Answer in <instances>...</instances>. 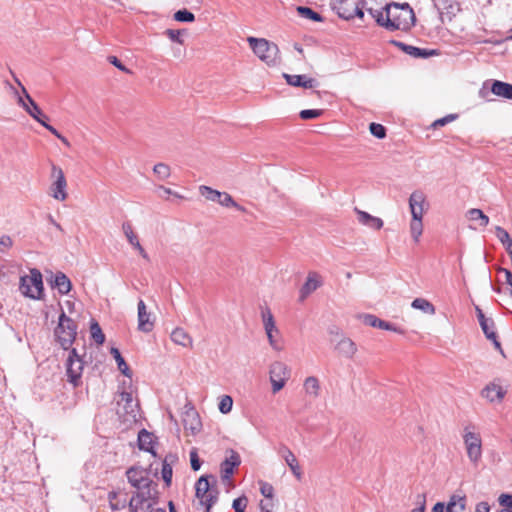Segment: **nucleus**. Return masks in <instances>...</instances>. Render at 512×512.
I'll return each mask as SVG.
<instances>
[{"mask_svg":"<svg viewBox=\"0 0 512 512\" xmlns=\"http://www.w3.org/2000/svg\"><path fill=\"white\" fill-rule=\"evenodd\" d=\"M110 353L112 354L115 361L117 362V366H118V369L120 370V372L123 375L131 378L132 372H131L130 368L128 367L127 363L125 362L124 358L122 357L119 349L113 347V348H111Z\"/></svg>","mask_w":512,"mask_h":512,"instance_id":"58836bf2","label":"nucleus"},{"mask_svg":"<svg viewBox=\"0 0 512 512\" xmlns=\"http://www.w3.org/2000/svg\"><path fill=\"white\" fill-rule=\"evenodd\" d=\"M108 61L114 65L115 67H117L119 70L123 71V72H126V73H130L131 71L126 68L121 62L120 60L116 57V56H109L108 57Z\"/></svg>","mask_w":512,"mask_h":512,"instance_id":"680f3d73","label":"nucleus"},{"mask_svg":"<svg viewBox=\"0 0 512 512\" xmlns=\"http://www.w3.org/2000/svg\"><path fill=\"white\" fill-rule=\"evenodd\" d=\"M90 333L92 339L98 344L101 345L105 341V335L102 332V329L97 321L93 320L90 324Z\"/></svg>","mask_w":512,"mask_h":512,"instance_id":"c03bdc74","label":"nucleus"},{"mask_svg":"<svg viewBox=\"0 0 512 512\" xmlns=\"http://www.w3.org/2000/svg\"><path fill=\"white\" fill-rule=\"evenodd\" d=\"M336 351L345 358H352L356 351V344L350 338H342L335 346Z\"/></svg>","mask_w":512,"mask_h":512,"instance_id":"cd10ccee","label":"nucleus"},{"mask_svg":"<svg viewBox=\"0 0 512 512\" xmlns=\"http://www.w3.org/2000/svg\"><path fill=\"white\" fill-rule=\"evenodd\" d=\"M261 512H273V499L262 500L259 504Z\"/></svg>","mask_w":512,"mask_h":512,"instance_id":"e2e57ef3","label":"nucleus"},{"mask_svg":"<svg viewBox=\"0 0 512 512\" xmlns=\"http://www.w3.org/2000/svg\"><path fill=\"white\" fill-rule=\"evenodd\" d=\"M190 463H191V468L194 471H198L201 467V461H200L197 451L195 449L190 451Z\"/></svg>","mask_w":512,"mask_h":512,"instance_id":"bf43d9fd","label":"nucleus"},{"mask_svg":"<svg viewBox=\"0 0 512 512\" xmlns=\"http://www.w3.org/2000/svg\"><path fill=\"white\" fill-rule=\"evenodd\" d=\"M417 507L412 509L411 512H424L426 509V496L425 494H419L416 499Z\"/></svg>","mask_w":512,"mask_h":512,"instance_id":"13d9d810","label":"nucleus"},{"mask_svg":"<svg viewBox=\"0 0 512 512\" xmlns=\"http://www.w3.org/2000/svg\"><path fill=\"white\" fill-rule=\"evenodd\" d=\"M260 492L266 499H273L274 488L271 484L262 482Z\"/></svg>","mask_w":512,"mask_h":512,"instance_id":"4d7b16f0","label":"nucleus"},{"mask_svg":"<svg viewBox=\"0 0 512 512\" xmlns=\"http://www.w3.org/2000/svg\"><path fill=\"white\" fill-rule=\"evenodd\" d=\"M496 236L503 245L512 241L509 233L500 226L496 227Z\"/></svg>","mask_w":512,"mask_h":512,"instance_id":"6e6d98bb","label":"nucleus"},{"mask_svg":"<svg viewBox=\"0 0 512 512\" xmlns=\"http://www.w3.org/2000/svg\"><path fill=\"white\" fill-rule=\"evenodd\" d=\"M279 454L282 456L286 464L289 466L293 475L298 480H300L302 477V471L294 453L287 446H282L279 450Z\"/></svg>","mask_w":512,"mask_h":512,"instance_id":"4be33fe9","label":"nucleus"},{"mask_svg":"<svg viewBox=\"0 0 512 512\" xmlns=\"http://www.w3.org/2000/svg\"><path fill=\"white\" fill-rule=\"evenodd\" d=\"M463 440L469 460L474 464L478 463L482 457V441L480 435L468 431V428H465Z\"/></svg>","mask_w":512,"mask_h":512,"instance_id":"f8f14e48","label":"nucleus"},{"mask_svg":"<svg viewBox=\"0 0 512 512\" xmlns=\"http://www.w3.org/2000/svg\"><path fill=\"white\" fill-rule=\"evenodd\" d=\"M20 290L26 297L42 299L44 287L41 272L36 268L30 269L29 275L20 278Z\"/></svg>","mask_w":512,"mask_h":512,"instance_id":"7ed1b4c3","label":"nucleus"},{"mask_svg":"<svg viewBox=\"0 0 512 512\" xmlns=\"http://www.w3.org/2000/svg\"><path fill=\"white\" fill-rule=\"evenodd\" d=\"M283 76L291 86L303 88H314L317 86V81L315 79L307 78L305 75L284 74Z\"/></svg>","mask_w":512,"mask_h":512,"instance_id":"393cba45","label":"nucleus"},{"mask_svg":"<svg viewBox=\"0 0 512 512\" xmlns=\"http://www.w3.org/2000/svg\"><path fill=\"white\" fill-rule=\"evenodd\" d=\"M499 504L506 509L511 510L512 508V495L511 494H501L498 498Z\"/></svg>","mask_w":512,"mask_h":512,"instance_id":"052dcab7","label":"nucleus"},{"mask_svg":"<svg viewBox=\"0 0 512 512\" xmlns=\"http://www.w3.org/2000/svg\"><path fill=\"white\" fill-rule=\"evenodd\" d=\"M76 334V323L62 312L59 316L58 326L55 329V335L63 349L67 350L71 346L75 340Z\"/></svg>","mask_w":512,"mask_h":512,"instance_id":"39448f33","label":"nucleus"},{"mask_svg":"<svg viewBox=\"0 0 512 512\" xmlns=\"http://www.w3.org/2000/svg\"><path fill=\"white\" fill-rule=\"evenodd\" d=\"M321 114H322V110L309 109V110H302L300 112V117L303 120H309V119L318 118L319 116H321Z\"/></svg>","mask_w":512,"mask_h":512,"instance_id":"5fc2aeb1","label":"nucleus"},{"mask_svg":"<svg viewBox=\"0 0 512 512\" xmlns=\"http://www.w3.org/2000/svg\"><path fill=\"white\" fill-rule=\"evenodd\" d=\"M138 330L144 333H149L154 329L155 317L152 313L147 311L146 304L142 299L138 301Z\"/></svg>","mask_w":512,"mask_h":512,"instance_id":"dca6fc26","label":"nucleus"},{"mask_svg":"<svg viewBox=\"0 0 512 512\" xmlns=\"http://www.w3.org/2000/svg\"><path fill=\"white\" fill-rule=\"evenodd\" d=\"M297 11L299 13L300 16L306 18V19H310V20H313V21H321L322 20V17L320 14H318L317 12L313 11L311 8L309 7H298L297 8Z\"/></svg>","mask_w":512,"mask_h":512,"instance_id":"de8ad7c7","label":"nucleus"},{"mask_svg":"<svg viewBox=\"0 0 512 512\" xmlns=\"http://www.w3.org/2000/svg\"><path fill=\"white\" fill-rule=\"evenodd\" d=\"M247 41L254 54L269 66H274L279 62L278 46L264 38L248 37Z\"/></svg>","mask_w":512,"mask_h":512,"instance_id":"f03ea898","label":"nucleus"},{"mask_svg":"<svg viewBox=\"0 0 512 512\" xmlns=\"http://www.w3.org/2000/svg\"><path fill=\"white\" fill-rule=\"evenodd\" d=\"M376 22L390 31L410 29L415 22V15L409 4H390L384 10L369 9Z\"/></svg>","mask_w":512,"mask_h":512,"instance_id":"f257e3e1","label":"nucleus"},{"mask_svg":"<svg viewBox=\"0 0 512 512\" xmlns=\"http://www.w3.org/2000/svg\"><path fill=\"white\" fill-rule=\"evenodd\" d=\"M171 340L183 347H190L192 345V338L182 328H176L172 331Z\"/></svg>","mask_w":512,"mask_h":512,"instance_id":"c9c22d12","label":"nucleus"},{"mask_svg":"<svg viewBox=\"0 0 512 512\" xmlns=\"http://www.w3.org/2000/svg\"><path fill=\"white\" fill-rule=\"evenodd\" d=\"M109 507L113 511H119L128 506L129 501L126 499V495L121 497V493L119 491H111L108 494Z\"/></svg>","mask_w":512,"mask_h":512,"instance_id":"2f4dec72","label":"nucleus"},{"mask_svg":"<svg viewBox=\"0 0 512 512\" xmlns=\"http://www.w3.org/2000/svg\"><path fill=\"white\" fill-rule=\"evenodd\" d=\"M425 203H426V196L425 194L420 191L416 190L414 191L410 197H409V208L412 217H418L423 219V215L425 213Z\"/></svg>","mask_w":512,"mask_h":512,"instance_id":"6ab92c4d","label":"nucleus"},{"mask_svg":"<svg viewBox=\"0 0 512 512\" xmlns=\"http://www.w3.org/2000/svg\"><path fill=\"white\" fill-rule=\"evenodd\" d=\"M50 179V195L59 201L66 200L68 196L66 191L67 182L63 170L56 165H52Z\"/></svg>","mask_w":512,"mask_h":512,"instance_id":"9d476101","label":"nucleus"},{"mask_svg":"<svg viewBox=\"0 0 512 512\" xmlns=\"http://www.w3.org/2000/svg\"><path fill=\"white\" fill-rule=\"evenodd\" d=\"M490 507L487 502H480L476 505L475 512H489Z\"/></svg>","mask_w":512,"mask_h":512,"instance_id":"774afa93","label":"nucleus"},{"mask_svg":"<svg viewBox=\"0 0 512 512\" xmlns=\"http://www.w3.org/2000/svg\"><path fill=\"white\" fill-rule=\"evenodd\" d=\"M156 500L152 495L151 489L145 491H136L129 500L128 507L130 512H152Z\"/></svg>","mask_w":512,"mask_h":512,"instance_id":"9b49d317","label":"nucleus"},{"mask_svg":"<svg viewBox=\"0 0 512 512\" xmlns=\"http://www.w3.org/2000/svg\"><path fill=\"white\" fill-rule=\"evenodd\" d=\"M109 507L113 511H119L128 506L129 501L126 499V495L121 497V493L119 491H111L108 494Z\"/></svg>","mask_w":512,"mask_h":512,"instance_id":"c756f323","label":"nucleus"},{"mask_svg":"<svg viewBox=\"0 0 512 512\" xmlns=\"http://www.w3.org/2000/svg\"><path fill=\"white\" fill-rule=\"evenodd\" d=\"M411 306L414 309L421 310V311H423L426 314H429V315H434L435 314V307H434V305L431 302H429L428 300L424 299V298H416V299H414L412 301Z\"/></svg>","mask_w":512,"mask_h":512,"instance_id":"ea45409f","label":"nucleus"},{"mask_svg":"<svg viewBox=\"0 0 512 512\" xmlns=\"http://www.w3.org/2000/svg\"><path fill=\"white\" fill-rule=\"evenodd\" d=\"M122 230L130 243L134 248L140 245L137 235L134 233L132 225L129 222H124L122 224Z\"/></svg>","mask_w":512,"mask_h":512,"instance_id":"a18cd8bd","label":"nucleus"},{"mask_svg":"<svg viewBox=\"0 0 512 512\" xmlns=\"http://www.w3.org/2000/svg\"><path fill=\"white\" fill-rule=\"evenodd\" d=\"M174 19L179 22H193L195 20V16L190 11L183 9L178 10L174 14Z\"/></svg>","mask_w":512,"mask_h":512,"instance_id":"3c124183","label":"nucleus"},{"mask_svg":"<svg viewBox=\"0 0 512 512\" xmlns=\"http://www.w3.org/2000/svg\"><path fill=\"white\" fill-rule=\"evenodd\" d=\"M174 460H175V457L173 455H168L165 457V459L162 463L161 474H162V478L167 486H169L171 484L172 475H173L171 463H173Z\"/></svg>","mask_w":512,"mask_h":512,"instance_id":"4c0bfd02","label":"nucleus"},{"mask_svg":"<svg viewBox=\"0 0 512 512\" xmlns=\"http://www.w3.org/2000/svg\"><path fill=\"white\" fill-rule=\"evenodd\" d=\"M481 394L490 402H500L504 398L506 391L501 386L490 383L482 390Z\"/></svg>","mask_w":512,"mask_h":512,"instance_id":"b1692460","label":"nucleus"},{"mask_svg":"<svg viewBox=\"0 0 512 512\" xmlns=\"http://www.w3.org/2000/svg\"><path fill=\"white\" fill-rule=\"evenodd\" d=\"M126 477L131 486L137 491L151 489L153 481L149 478L148 472L142 467L133 466L126 471Z\"/></svg>","mask_w":512,"mask_h":512,"instance_id":"ddd939ff","label":"nucleus"},{"mask_svg":"<svg viewBox=\"0 0 512 512\" xmlns=\"http://www.w3.org/2000/svg\"><path fill=\"white\" fill-rule=\"evenodd\" d=\"M466 507L465 496L452 495L447 503L446 512H462Z\"/></svg>","mask_w":512,"mask_h":512,"instance_id":"e433bc0d","label":"nucleus"},{"mask_svg":"<svg viewBox=\"0 0 512 512\" xmlns=\"http://www.w3.org/2000/svg\"><path fill=\"white\" fill-rule=\"evenodd\" d=\"M391 43L393 45L401 48L405 53H407L415 58H426V57L434 54V51H427V50L420 49V48H417V47H414L411 45H406L402 42L393 40Z\"/></svg>","mask_w":512,"mask_h":512,"instance_id":"c85d7f7f","label":"nucleus"},{"mask_svg":"<svg viewBox=\"0 0 512 512\" xmlns=\"http://www.w3.org/2000/svg\"><path fill=\"white\" fill-rule=\"evenodd\" d=\"M85 361L77 353L76 349H71L66 361V375L68 381L74 387H78L81 383V376L83 372Z\"/></svg>","mask_w":512,"mask_h":512,"instance_id":"0eeeda50","label":"nucleus"},{"mask_svg":"<svg viewBox=\"0 0 512 512\" xmlns=\"http://www.w3.org/2000/svg\"><path fill=\"white\" fill-rule=\"evenodd\" d=\"M166 34L172 41L182 43V40H180L181 31L169 29L166 31Z\"/></svg>","mask_w":512,"mask_h":512,"instance_id":"0e129e2a","label":"nucleus"},{"mask_svg":"<svg viewBox=\"0 0 512 512\" xmlns=\"http://www.w3.org/2000/svg\"><path fill=\"white\" fill-rule=\"evenodd\" d=\"M480 326L488 340L495 338V336L497 335L496 331H495V323H494L493 319L486 323L485 322L482 323Z\"/></svg>","mask_w":512,"mask_h":512,"instance_id":"8fccbe9b","label":"nucleus"},{"mask_svg":"<svg viewBox=\"0 0 512 512\" xmlns=\"http://www.w3.org/2000/svg\"><path fill=\"white\" fill-rule=\"evenodd\" d=\"M117 405L118 407L123 408L125 415H127L128 417L126 420L136 419L138 403L134 401L133 396L130 392L122 391L119 394Z\"/></svg>","mask_w":512,"mask_h":512,"instance_id":"f3484780","label":"nucleus"},{"mask_svg":"<svg viewBox=\"0 0 512 512\" xmlns=\"http://www.w3.org/2000/svg\"><path fill=\"white\" fill-rule=\"evenodd\" d=\"M364 4L362 0H336L335 8L340 17L349 20L355 16L363 17Z\"/></svg>","mask_w":512,"mask_h":512,"instance_id":"4468645a","label":"nucleus"},{"mask_svg":"<svg viewBox=\"0 0 512 512\" xmlns=\"http://www.w3.org/2000/svg\"><path fill=\"white\" fill-rule=\"evenodd\" d=\"M199 193L201 196H203L206 200L211 202H217L220 198V191L215 190L209 186L201 185L199 187Z\"/></svg>","mask_w":512,"mask_h":512,"instance_id":"37998d69","label":"nucleus"},{"mask_svg":"<svg viewBox=\"0 0 512 512\" xmlns=\"http://www.w3.org/2000/svg\"><path fill=\"white\" fill-rule=\"evenodd\" d=\"M138 446L140 450H144L155 455V452L153 451V435L145 429H142L138 434Z\"/></svg>","mask_w":512,"mask_h":512,"instance_id":"72a5a7b5","label":"nucleus"},{"mask_svg":"<svg viewBox=\"0 0 512 512\" xmlns=\"http://www.w3.org/2000/svg\"><path fill=\"white\" fill-rule=\"evenodd\" d=\"M361 318L363 320V323L368 326L383 329V330H391V331L399 332V333L402 332L397 327L393 326L389 322H386V321H383V320L377 318L375 315L364 314L363 316H361Z\"/></svg>","mask_w":512,"mask_h":512,"instance_id":"a878e982","label":"nucleus"},{"mask_svg":"<svg viewBox=\"0 0 512 512\" xmlns=\"http://www.w3.org/2000/svg\"><path fill=\"white\" fill-rule=\"evenodd\" d=\"M290 374L289 367L281 361H275L270 365L269 378L273 393L279 392L285 386Z\"/></svg>","mask_w":512,"mask_h":512,"instance_id":"1a4fd4ad","label":"nucleus"},{"mask_svg":"<svg viewBox=\"0 0 512 512\" xmlns=\"http://www.w3.org/2000/svg\"><path fill=\"white\" fill-rule=\"evenodd\" d=\"M228 456L221 463V474L223 480H228L231 478L234 472V468L238 467L241 464V458L238 452L233 449L227 451Z\"/></svg>","mask_w":512,"mask_h":512,"instance_id":"a211bd4d","label":"nucleus"},{"mask_svg":"<svg viewBox=\"0 0 512 512\" xmlns=\"http://www.w3.org/2000/svg\"><path fill=\"white\" fill-rule=\"evenodd\" d=\"M182 422L184 428L186 430H190L192 434H196L201 429V420L196 409L191 405V403H187L184 406V411L182 414Z\"/></svg>","mask_w":512,"mask_h":512,"instance_id":"2eb2a0df","label":"nucleus"},{"mask_svg":"<svg viewBox=\"0 0 512 512\" xmlns=\"http://www.w3.org/2000/svg\"><path fill=\"white\" fill-rule=\"evenodd\" d=\"M370 132L377 138L381 139L385 137L386 129L383 125L377 123L370 124Z\"/></svg>","mask_w":512,"mask_h":512,"instance_id":"864d4df0","label":"nucleus"},{"mask_svg":"<svg viewBox=\"0 0 512 512\" xmlns=\"http://www.w3.org/2000/svg\"><path fill=\"white\" fill-rule=\"evenodd\" d=\"M52 288H56L61 295H66L72 288L70 279L63 272L51 273V277L48 279Z\"/></svg>","mask_w":512,"mask_h":512,"instance_id":"412c9836","label":"nucleus"},{"mask_svg":"<svg viewBox=\"0 0 512 512\" xmlns=\"http://www.w3.org/2000/svg\"><path fill=\"white\" fill-rule=\"evenodd\" d=\"M410 233L415 242H418L423 233L422 218L412 217L410 222Z\"/></svg>","mask_w":512,"mask_h":512,"instance_id":"a19ab883","label":"nucleus"},{"mask_svg":"<svg viewBox=\"0 0 512 512\" xmlns=\"http://www.w3.org/2000/svg\"><path fill=\"white\" fill-rule=\"evenodd\" d=\"M154 174L160 179L165 180L170 176V168L165 162H158L153 167Z\"/></svg>","mask_w":512,"mask_h":512,"instance_id":"49530a36","label":"nucleus"},{"mask_svg":"<svg viewBox=\"0 0 512 512\" xmlns=\"http://www.w3.org/2000/svg\"><path fill=\"white\" fill-rule=\"evenodd\" d=\"M261 318L270 346L276 351H281L283 346L277 338L280 332L276 327L274 316L268 307L261 308Z\"/></svg>","mask_w":512,"mask_h":512,"instance_id":"6e6552de","label":"nucleus"},{"mask_svg":"<svg viewBox=\"0 0 512 512\" xmlns=\"http://www.w3.org/2000/svg\"><path fill=\"white\" fill-rule=\"evenodd\" d=\"M233 399L229 395H224L221 397L218 408L219 411L223 414H227L232 410Z\"/></svg>","mask_w":512,"mask_h":512,"instance_id":"09e8293b","label":"nucleus"},{"mask_svg":"<svg viewBox=\"0 0 512 512\" xmlns=\"http://www.w3.org/2000/svg\"><path fill=\"white\" fill-rule=\"evenodd\" d=\"M355 212L357 214L358 222L366 227H369L374 230H380L384 223L381 218L370 215L369 213L362 211L358 208H355Z\"/></svg>","mask_w":512,"mask_h":512,"instance_id":"5701e85b","label":"nucleus"},{"mask_svg":"<svg viewBox=\"0 0 512 512\" xmlns=\"http://www.w3.org/2000/svg\"><path fill=\"white\" fill-rule=\"evenodd\" d=\"M455 119V116L454 115H448L444 118H441V119H438L436 120L434 123H433V126L436 128V127H442L444 126L445 124H447L448 122H451L452 120Z\"/></svg>","mask_w":512,"mask_h":512,"instance_id":"69168bd1","label":"nucleus"},{"mask_svg":"<svg viewBox=\"0 0 512 512\" xmlns=\"http://www.w3.org/2000/svg\"><path fill=\"white\" fill-rule=\"evenodd\" d=\"M304 391L307 395L317 398L320 395V383L315 376H309L303 383Z\"/></svg>","mask_w":512,"mask_h":512,"instance_id":"f704fd0d","label":"nucleus"},{"mask_svg":"<svg viewBox=\"0 0 512 512\" xmlns=\"http://www.w3.org/2000/svg\"><path fill=\"white\" fill-rule=\"evenodd\" d=\"M16 83L19 85L22 91V95L17 90H14V95L17 98V103L21 106L32 118H34L40 124L43 123L47 116L43 113L37 103L28 94L26 88L22 85L18 78H15Z\"/></svg>","mask_w":512,"mask_h":512,"instance_id":"423d86ee","label":"nucleus"},{"mask_svg":"<svg viewBox=\"0 0 512 512\" xmlns=\"http://www.w3.org/2000/svg\"><path fill=\"white\" fill-rule=\"evenodd\" d=\"M500 272L504 273L506 283L510 286V295L512 297V272L508 269L501 268Z\"/></svg>","mask_w":512,"mask_h":512,"instance_id":"338daca9","label":"nucleus"},{"mask_svg":"<svg viewBox=\"0 0 512 512\" xmlns=\"http://www.w3.org/2000/svg\"><path fill=\"white\" fill-rule=\"evenodd\" d=\"M247 503H248L247 497L241 496V497L234 499L232 507L235 510V512H245Z\"/></svg>","mask_w":512,"mask_h":512,"instance_id":"603ef678","label":"nucleus"},{"mask_svg":"<svg viewBox=\"0 0 512 512\" xmlns=\"http://www.w3.org/2000/svg\"><path fill=\"white\" fill-rule=\"evenodd\" d=\"M109 507L113 511H119L128 506L129 501L126 499V495L121 497V493L119 491H111L108 494Z\"/></svg>","mask_w":512,"mask_h":512,"instance_id":"7c9ffc66","label":"nucleus"},{"mask_svg":"<svg viewBox=\"0 0 512 512\" xmlns=\"http://www.w3.org/2000/svg\"><path fill=\"white\" fill-rule=\"evenodd\" d=\"M491 91L496 96L512 99V84L495 80L492 83Z\"/></svg>","mask_w":512,"mask_h":512,"instance_id":"473e14b6","label":"nucleus"},{"mask_svg":"<svg viewBox=\"0 0 512 512\" xmlns=\"http://www.w3.org/2000/svg\"><path fill=\"white\" fill-rule=\"evenodd\" d=\"M217 203H219L223 207H234L239 211H242V212L245 211V208L243 206L239 205L238 203H236L234 201V199L232 198V196L230 194H228L227 192L220 193V198L217 201Z\"/></svg>","mask_w":512,"mask_h":512,"instance_id":"79ce46f5","label":"nucleus"},{"mask_svg":"<svg viewBox=\"0 0 512 512\" xmlns=\"http://www.w3.org/2000/svg\"><path fill=\"white\" fill-rule=\"evenodd\" d=\"M322 285L321 276L314 271L308 273L307 279L300 289V300L306 299L312 292Z\"/></svg>","mask_w":512,"mask_h":512,"instance_id":"aec40b11","label":"nucleus"},{"mask_svg":"<svg viewBox=\"0 0 512 512\" xmlns=\"http://www.w3.org/2000/svg\"><path fill=\"white\" fill-rule=\"evenodd\" d=\"M209 478L215 481L214 476H201L195 485L196 497L199 499L200 504L205 506V512H210L218 499V490L211 487Z\"/></svg>","mask_w":512,"mask_h":512,"instance_id":"20e7f679","label":"nucleus"},{"mask_svg":"<svg viewBox=\"0 0 512 512\" xmlns=\"http://www.w3.org/2000/svg\"><path fill=\"white\" fill-rule=\"evenodd\" d=\"M466 217L469 221L473 222L475 225L472 226L474 229L484 228L489 224V217L483 213L482 210L472 208L469 209L466 213Z\"/></svg>","mask_w":512,"mask_h":512,"instance_id":"bb28decb","label":"nucleus"}]
</instances>
